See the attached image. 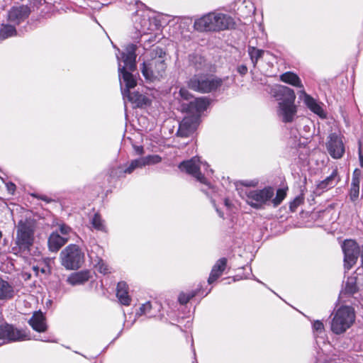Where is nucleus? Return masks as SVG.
Listing matches in <instances>:
<instances>
[{
	"mask_svg": "<svg viewBox=\"0 0 363 363\" xmlns=\"http://www.w3.org/2000/svg\"><path fill=\"white\" fill-rule=\"evenodd\" d=\"M136 50L137 46L134 44H130L126 47L125 52L122 54L124 65L122 66L121 62H118V72L119 77H122L125 85V88L122 89L123 97H127L136 106L142 107L150 104V99L139 92L130 91V89L136 86L135 77L130 73V72L134 71L136 68Z\"/></svg>",
	"mask_w": 363,
	"mask_h": 363,
	"instance_id": "nucleus-1",
	"label": "nucleus"
},
{
	"mask_svg": "<svg viewBox=\"0 0 363 363\" xmlns=\"http://www.w3.org/2000/svg\"><path fill=\"white\" fill-rule=\"evenodd\" d=\"M272 94L279 101L277 114L281 121L291 123L297 113L294 90L285 86L276 85L272 89Z\"/></svg>",
	"mask_w": 363,
	"mask_h": 363,
	"instance_id": "nucleus-2",
	"label": "nucleus"
},
{
	"mask_svg": "<svg viewBox=\"0 0 363 363\" xmlns=\"http://www.w3.org/2000/svg\"><path fill=\"white\" fill-rule=\"evenodd\" d=\"M151 58L145 61L141 67L144 77L150 81L163 77L167 69L166 53L162 49L156 48L151 53Z\"/></svg>",
	"mask_w": 363,
	"mask_h": 363,
	"instance_id": "nucleus-3",
	"label": "nucleus"
},
{
	"mask_svg": "<svg viewBox=\"0 0 363 363\" xmlns=\"http://www.w3.org/2000/svg\"><path fill=\"white\" fill-rule=\"evenodd\" d=\"M208 167V164L206 162H201L199 157H194L189 160L181 162L179 165V168L182 171L191 175L202 184L201 190L203 193L208 196H211L215 191V188L201 172V168L207 171Z\"/></svg>",
	"mask_w": 363,
	"mask_h": 363,
	"instance_id": "nucleus-4",
	"label": "nucleus"
},
{
	"mask_svg": "<svg viewBox=\"0 0 363 363\" xmlns=\"http://www.w3.org/2000/svg\"><path fill=\"white\" fill-rule=\"evenodd\" d=\"M355 320L354 309L350 306H341L334 313L331 321V330L337 335L345 333Z\"/></svg>",
	"mask_w": 363,
	"mask_h": 363,
	"instance_id": "nucleus-5",
	"label": "nucleus"
},
{
	"mask_svg": "<svg viewBox=\"0 0 363 363\" xmlns=\"http://www.w3.org/2000/svg\"><path fill=\"white\" fill-rule=\"evenodd\" d=\"M274 196V189L271 186H266L262 189L246 190L242 198L246 203L255 209H262L268 205Z\"/></svg>",
	"mask_w": 363,
	"mask_h": 363,
	"instance_id": "nucleus-6",
	"label": "nucleus"
},
{
	"mask_svg": "<svg viewBox=\"0 0 363 363\" xmlns=\"http://www.w3.org/2000/svg\"><path fill=\"white\" fill-rule=\"evenodd\" d=\"M35 225L31 220H21L16 225V244L21 250H28L35 240Z\"/></svg>",
	"mask_w": 363,
	"mask_h": 363,
	"instance_id": "nucleus-7",
	"label": "nucleus"
},
{
	"mask_svg": "<svg viewBox=\"0 0 363 363\" xmlns=\"http://www.w3.org/2000/svg\"><path fill=\"white\" fill-rule=\"evenodd\" d=\"M223 80L210 74L194 75L189 80V86L191 89L201 93H209L220 87Z\"/></svg>",
	"mask_w": 363,
	"mask_h": 363,
	"instance_id": "nucleus-8",
	"label": "nucleus"
},
{
	"mask_svg": "<svg viewBox=\"0 0 363 363\" xmlns=\"http://www.w3.org/2000/svg\"><path fill=\"white\" fill-rule=\"evenodd\" d=\"M62 265L67 269L80 268L84 262V253L77 245H69L60 252Z\"/></svg>",
	"mask_w": 363,
	"mask_h": 363,
	"instance_id": "nucleus-9",
	"label": "nucleus"
},
{
	"mask_svg": "<svg viewBox=\"0 0 363 363\" xmlns=\"http://www.w3.org/2000/svg\"><path fill=\"white\" fill-rule=\"evenodd\" d=\"M342 250L344 253L345 268L349 270L357 262L361 250L357 243L353 240H345L342 245Z\"/></svg>",
	"mask_w": 363,
	"mask_h": 363,
	"instance_id": "nucleus-10",
	"label": "nucleus"
},
{
	"mask_svg": "<svg viewBox=\"0 0 363 363\" xmlns=\"http://www.w3.org/2000/svg\"><path fill=\"white\" fill-rule=\"evenodd\" d=\"M27 339V335L23 330L8 323L0 325V340H3L4 343L24 341Z\"/></svg>",
	"mask_w": 363,
	"mask_h": 363,
	"instance_id": "nucleus-11",
	"label": "nucleus"
},
{
	"mask_svg": "<svg viewBox=\"0 0 363 363\" xmlns=\"http://www.w3.org/2000/svg\"><path fill=\"white\" fill-rule=\"evenodd\" d=\"M326 147L330 155L334 159L341 158L345 152L342 140L335 133L329 135Z\"/></svg>",
	"mask_w": 363,
	"mask_h": 363,
	"instance_id": "nucleus-12",
	"label": "nucleus"
},
{
	"mask_svg": "<svg viewBox=\"0 0 363 363\" xmlns=\"http://www.w3.org/2000/svg\"><path fill=\"white\" fill-rule=\"evenodd\" d=\"M199 123V119L196 115L188 114L180 122L177 135L184 138L189 137L196 130Z\"/></svg>",
	"mask_w": 363,
	"mask_h": 363,
	"instance_id": "nucleus-13",
	"label": "nucleus"
},
{
	"mask_svg": "<svg viewBox=\"0 0 363 363\" xmlns=\"http://www.w3.org/2000/svg\"><path fill=\"white\" fill-rule=\"evenodd\" d=\"M30 13V9L26 6H13L8 13V21L14 25H18L25 21Z\"/></svg>",
	"mask_w": 363,
	"mask_h": 363,
	"instance_id": "nucleus-14",
	"label": "nucleus"
},
{
	"mask_svg": "<svg viewBox=\"0 0 363 363\" xmlns=\"http://www.w3.org/2000/svg\"><path fill=\"white\" fill-rule=\"evenodd\" d=\"M299 97L301 99L305 105L314 113L319 116L320 118H325V114L322 106L317 102V101L306 94L304 89L299 91Z\"/></svg>",
	"mask_w": 363,
	"mask_h": 363,
	"instance_id": "nucleus-15",
	"label": "nucleus"
},
{
	"mask_svg": "<svg viewBox=\"0 0 363 363\" xmlns=\"http://www.w3.org/2000/svg\"><path fill=\"white\" fill-rule=\"evenodd\" d=\"M184 107L186 104H183ZM208 106V101L206 98L201 97L194 99L186 104V111L190 115H196L199 119L201 113L204 111Z\"/></svg>",
	"mask_w": 363,
	"mask_h": 363,
	"instance_id": "nucleus-16",
	"label": "nucleus"
},
{
	"mask_svg": "<svg viewBox=\"0 0 363 363\" xmlns=\"http://www.w3.org/2000/svg\"><path fill=\"white\" fill-rule=\"evenodd\" d=\"M213 22L214 24V30H222L229 29L234 26L233 19L223 13H213Z\"/></svg>",
	"mask_w": 363,
	"mask_h": 363,
	"instance_id": "nucleus-17",
	"label": "nucleus"
},
{
	"mask_svg": "<svg viewBox=\"0 0 363 363\" xmlns=\"http://www.w3.org/2000/svg\"><path fill=\"white\" fill-rule=\"evenodd\" d=\"M213 18H215L213 16V13H209L201 18L196 19L194 23V28L199 31H215Z\"/></svg>",
	"mask_w": 363,
	"mask_h": 363,
	"instance_id": "nucleus-18",
	"label": "nucleus"
},
{
	"mask_svg": "<svg viewBox=\"0 0 363 363\" xmlns=\"http://www.w3.org/2000/svg\"><path fill=\"white\" fill-rule=\"evenodd\" d=\"M28 323L34 330L38 333H43L48 328L45 317L40 311L33 313Z\"/></svg>",
	"mask_w": 363,
	"mask_h": 363,
	"instance_id": "nucleus-19",
	"label": "nucleus"
},
{
	"mask_svg": "<svg viewBox=\"0 0 363 363\" xmlns=\"http://www.w3.org/2000/svg\"><path fill=\"white\" fill-rule=\"evenodd\" d=\"M69 240L68 237H62L57 232H53L48 238V245L50 251L57 252Z\"/></svg>",
	"mask_w": 363,
	"mask_h": 363,
	"instance_id": "nucleus-20",
	"label": "nucleus"
},
{
	"mask_svg": "<svg viewBox=\"0 0 363 363\" xmlns=\"http://www.w3.org/2000/svg\"><path fill=\"white\" fill-rule=\"evenodd\" d=\"M91 278V272L89 270H82L72 273L67 279V281L72 286L82 285Z\"/></svg>",
	"mask_w": 363,
	"mask_h": 363,
	"instance_id": "nucleus-21",
	"label": "nucleus"
},
{
	"mask_svg": "<svg viewBox=\"0 0 363 363\" xmlns=\"http://www.w3.org/2000/svg\"><path fill=\"white\" fill-rule=\"evenodd\" d=\"M227 264L226 258H220L219 259L216 264L213 265L210 276L208 279V282L209 284H212L215 281H216L223 274L225 270Z\"/></svg>",
	"mask_w": 363,
	"mask_h": 363,
	"instance_id": "nucleus-22",
	"label": "nucleus"
},
{
	"mask_svg": "<svg viewBox=\"0 0 363 363\" xmlns=\"http://www.w3.org/2000/svg\"><path fill=\"white\" fill-rule=\"evenodd\" d=\"M15 296L13 286L8 281L0 277V301L12 299Z\"/></svg>",
	"mask_w": 363,
	"mask_h": 363,
	"instance_id": "nucleus-23",
	"label": "nucleus"
},
{
	"mask_svg": "<svg viewBox=\"0 0 363 363\" xmlns=\"http://www.w3.org/2000/svg\"><path fill=\"white\" fill-rule=\"evenodd\" d=\"M116 296L121 304L124 306H129L130 304L131 298L128 294V286L125 281L118 283Z\"/></svg>",
	"mask_w": 363,
	"mask_h": 363,
	"instance_id": "nucleus-24",
	"label": "nucleus"
},
{
	"mask_svg": "<svg viewBox=\"0 0 363 363\" xmlns=\"http://www.w3.org/2000/svg\"><path fill=\"white\" fill-rule=\"evenodd\" d=\"M340 178L338 176L337 170V169H335L333 170L332 173L330 176L326 177L324 180L321 181L318 184V189L320 190H325L330 189L335 186L337 182H339Z\"/></svg>",
	"mask_w": 363,
	"mask_h": 363,
	"instance_id": "nucleus-25",
	"label": "nucleus"
},
{
	"mask_svg": "<svg viewBox=\"0 0 363 363\" xmlns=\"http://www.w3.org/2000/svg\"><path fill=\"white\" fill-rule=\"evenodd\" d=\"M280 79L282 82L286 84H289L294 86L301 88V89H303V85L299 77L293 72H285L280 76Z\"/></svg>",
	"mask_w": 363,
	"mask_h": 363,
	"instance_id": "nucleus-26",
	"label": "nucleus"
},
{
	"mask_svg": "<svg viewBox=\"0 0 363 363\" xmlns=\"http://www.w3.org/2000/svg\"><path fill=\"white\" fill-rule=\"evenodd\" d=\"M247 52L250 57L252 63L253 64V66L256 67L258 60L263 57L264 50L257 49L254 46H249L247 49Z\"/></svg>",
	"mask_w": 363,
	"mask_h": 363,
	"instance_id": "nucleus-27",
	"label": "nucleus"
},
{
	"mask_svg": "<svg viewBox=\"0 0 363 363\" xmlns=\"http://www.w3.org/2000/svg\"><path fill=\"white\" fill-rule=\"evenodd\" d=\"M89 257L95 262L96 267L98 269L100 273L104 274H106L110 273V270L108 266L106 263L99 257L96 256L94 258L93 256V252L89 254Z\"/></svg>",
	"mask_w": 363,
	"mask_h": 363,
	"instance_id": "nucleus-28",
	"label": "nucleus"
},
{
	"mask_svg": "<svg viewBox=\"0 0 363 363\" xmlns=\"http://www.w3.org/2000/svg\"><path fill=\"white\" fill-rule=\"evenodd\" d=\"M16 34L15 25L3 24L0 30V39L5 40Z\"/></svg>",
	"mask_w": 363,
	"mask_h": 363,
	"instance_id": "nucleus-29",
	"label": "nucleus"
},
{
	"mask_svg": "<svg viewBox=\"0 0 363 363\" xmlns=\"http://www.w3.org/2000/svg\"><path fill=\"white\" fill-rule=\"evenodd\" d=\"M92 227L96 230L106 231L104 220L99 213H95L90 220Z\"/></svg>",
	"mask_w": 363,
	"mask_h": 363,
	"instance_id": "nucleus-30",
	"label": "nucleus"
},
{
	"mask_svg": "<svg viewBox=\"0 0 363 363\" xmlns=\"http://www.w3.org/2000/svg\"><path fill=\"white\" fill-rule=\"evenodd\" d=\"M152 308H153L152 304L150 301H147L145 303L143 304L139 308L138 311L136 313V315L141 316L143 315H145L149 318L154 317L156 315V314L151 312V310Z\"/></svg>",
	"mask_w": 363,
	"mask_h": 363,
	"instance_id": "nucleus-31",
	"label": "nucleus"
},
{
	"mask_svg": "<svg viewBox=\"0 0 363 363\" xmlns=\"http://www.w3.org/2000/svg\"><path fill=\"white\" fill-rule=\"evenodd\" d=\"M143 167L141 158L133 160L130 162V164L123 170L120 171V173L123 174H131L135 169L142 168Z\"/></svg>",
	"mask_w": 363,
	"mask_h": 363,
	"instance_id": "nucleus-32",
	"label": "nucleus"
},
{
	"mask_svg": "<svg viewBox=\"0 0 363 363\" xmlns=\"http://www.w3.org/2000/svg\"><path fill=\"white\" fill-rule=\"evenodd\" d=\"M358 290L356 281V277H349L347 280L345 291L349 294H354Z\"/></svg>",
	"mask_w": 363,
	"mask_h": 363,
	"instance_id": "nucleus-33",
	"label": "nucleus"
},
{
	"mask_svg": "<svg viewBox=\"0 0 363 363\" xmlns=\"http://www.w3.org/2000/svg\"><path fill=\"white\" fill-rule=\"evenodd\" d=\"M359 181L357 178H352L351 188L350 191V199L352 201L356 200L359 196Z\"/></svg>",
	"mask_w": 363,
	"mask_h": 363,
	"instance_id": "nucleus-34",
	"label": "nucleus"
},
{
	"mask_svg": "<svg viewBox=\"0 0 363 363\" xmlns=\"http://www.w3.org/2000/svg\"><path fill=\"white\" fill-rule=\"evenodd\" d=\"M140 158L142 160L143 167L146 165L156 164L162 162V157L158 155H150Z\"/></svg>",
	"mask_w": 363,
	"mask_h": 363,
	"instance_id": "nucleus-35",
	"label": "nucleus"
},
{
	"mask_svg": "<svg viewBox=\"0 0 363 363\" xmlns=\"http://www.w3.org/2000/svg\"><path fill=\"white\" fill-rule=\"evenodd\" d=\"M286 196V191L284 189H279L277 191L276 196L274 199H272L271 202L273 203V206L274 207L278 206L283 201V200L285 199Z\"/></svg>",
	"mask_w": 363,
	"mask_h": 363,
	"instance_id": "nucleus-36",
	"label": "nucleus"
},
{
	"mask_svg": "<svg viewBox=\"0 0 363 363\" xmlns=\"http://www.w3.org/2000/svg\"><path fill=\"white\" fill-rule=\"evenodd\" d=\"M196 291H191L188 293H181L179 296V301L181 304L187 303L192 298L196 295Z\"/></svg>",
	"mask_w": 363,
	"mask_h": 363,
	"instance_id": "nucleus-37",
	"label": "nucleus"
},
{
	"mask_svg": "<svg viewBox=\"0 0 363 363\" xmlns=\"http://www.w3.org/2000/svg\"><path fill=\"white\" fill-rule=\"evenodd\" d=\"M313 330L315 335H319L324 333L323 323L320 320H315L313 324Z\"/></svg>",
	"mask_w": 363,
	"mask_h": 363,
	"instance_id": "nucleus-38",
	"label": "nucleus"
},
{
	"mask_svg": "<svg viewBox=\"0 0 363 363\" xmlns=\"http://www.w3.org/2000/svg\"><path fill=\"white\" fill-rule=\"evenodd\" d=\"M32 269H33V272L35 273L36 275H38L39 273L46 274L48 270V267L45 264H43V266L38 265H38H33Z\"/></svg>",
	"mask_w": 363,
	"mask_h": 363,
	"instance_id": "nucleus-39",
	"label": "nucleus"
},
{
	"mask_svg": "<svg viewBox=\"0 0 363 363\" xmlns=\"http://www.w3.org/2000/svg\"><path fill=\"white\" fill-rule=\"evenodd\" d=\"M60 231L61 234L62 235V237H68V235L72 231V229L70 227L65 224H62L60 225Z\"/></svg>",
	"mask_w": 363,
	"mask_h": 363,
	"instance_id": "nucleus-40",
	"label": "nucleus"
},
{
	"mask_svg": "<svg viewBox=\"0 0 363 363\" xmlns=\"http://www.w3.org/2000/svg\"><path fill=\"white\" fill-rule=\"evenodd\" d=\"M179 95L182 99L185 100H189L192 96L191 94L189 92V91L184 88L180 89Z\"/></svg>",
	"mask_w": 363,
	"mask_h": 363,
	"instance_id": "nucleus-41",
	"label": "nucleus"
},
{
	"mask_svg": "<svg viewBox=\"0 0 363 363\" xmlns=\"http://www.w3.org/2000/svg\"><path fill=\"white\" fill-rule=\"evenodd\" d=\"M301 200L299 198H296L292 202L290 203L289 208L292 212H294L296 208L300 205Z\"/></svg>",
	"mask_w": 363,
	"mask_h": 363,
	"instance_id": "nucleus-42",
	"label": "nucleus"
},
{
	"mask_svg": "<svg viewBox=\"0 0 363 363\" xmlns=\"http://www.w3.org/2000/svg\"><path fill=\"white\" fill-rule=\"evenodd\" d=\"M237 71L240 75L244 76L247 72V67L245 65H240L238 66Z\"/></svg>",
	"mask_w": 363,
	"mask_h": 363,
	"instance_id": "nucleus-43",
	"label": "nucleus"
},
{
	"mask_svg": "<svg viewBox=\"0 0 363 363\" xmlns=\"http://www.w3.org/2000/svg\"><path fill=\"white\" fill-rule=\"evenodd\" d=\"M6 189H7L8 191L11 194H13V193L16 190V185L13 183L9 182L6 184Z\"/></svg>",
	"mask_w": 363,
	"mask_h": 363,
	"instance_id": "nucleus-44",
	"label": "nucleus"
},
{
	"mask_svg": "<svg viewBox=\"0 0 363 363\" xmlns=\"http://www.w3.org/2000/svg\"><path fill=\"white\" fill-rule=\"evenodd\" d=\"M38 198L43 201H45L46 203H50L52 201V199L48 198L47 196L41 195L38 196Z\"/></svg>",
	"mask_w": 363,
	"mask_h": 363,
	"instance_id": "nucleus-45",
	"label": "nucleus"
},
{
	"mask_svg": "<svg viewBox=\"0 0 363 363\" xmlns=\"http://www.w3.org/2000/svg\"><path fill=\"white\" fill-rule=\"evenodd\" d=\"M135 150L138 154L142 155L143 154V147L142 146H138L135 148Z\"/></svg>",
	"mask_w": 363,
	"mask_h": 363,
	"instance_id": "nucleus-46",
	"label": "nucleus"
},
{
	"mask_svg": "<svg viewBox=\"0 0 363 363\" xmlns=\"http://www.w3.org/2000/svg\"><path fill=\"white\" fill-rule=\"evenodd\" d=\"M361 261H362V267L363 268V245L360 251Z\"/></svg>",
	"mask_w": 363,
	"mask_h": 363,
	"instance_id": "nucleus-47",
	"label": "nucleus"
},
{
	"mask_svg": "<svg viewBox=\"0 0 363 363\" xmlns=\"http://www.w3.org/2000/svg\"><path fill=\"white\" fill-rule=\"evenodd\" d=\"M359 162H360L361 167H363V157H362L361 152H359Z\"/></svg>",
	"mask_w": 363,
	"mask_h": 363,
	"instance_id": "nucleus-48",
	"label": "nucleus"
},
{
	"mask_svg": "<svg viewBox=\"0 0 363 363\" xmlns=\"http://www.w3.org/2000/svg\"><path fill=\"white\" fill-rule=\"evenodd\" d=\"M225 206H229V201H228V199H225Z\"/></svg>",
	"mask_w": 363,
	"mask_h": 363,
	"instance_id": "nucleus-49",
	"label": "nucleus"
},
{
	"mask_svg": "<svg viewBox=\"0 0 363 363\" xmlns=\"http://www.w3.org/2000/svg\"><path fill=\"white\" fill-rule=\"evenodd\" d=\"M154 308H157V310H159L160 306L158 304L155 303Z\"/></svg>",
	"mask_w": 363,
	"mask_h": 363,
	"instance_id": "nucleus-50",
	"label": "nucleus"
},
{
	"mask_svg": "<svg viewBox=\"0 0 363 363\" xmlns=\"http://www.w3.org/2000/svg\"><path fill=\"white\" fill-rule=\"evenodd\" d=\"M216 211H218V213H219V216H220V217H223V213H221L220 211H218V209H216Z\"/></svg>",
	"mask_w": 363,
	"mask_h": 363,
	"instance_id": "nucleus-51",
	"label": "nucleus"
}]
</instances>
